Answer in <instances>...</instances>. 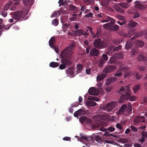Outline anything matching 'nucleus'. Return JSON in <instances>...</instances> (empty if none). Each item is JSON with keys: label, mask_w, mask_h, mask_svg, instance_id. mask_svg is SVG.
Wrapping results in <instances>:
<instances>
[{"label": "nucleus", "mask_w": 147, "mask_h": 147, "mask_svg": "<svg viewBox=\"0 0 147 147\" xmlns=\"http://www.w3.org/2000/svg\"><path fill=\"white\" fill-rule=\"evenodd\" d=\"M75 46V44L73 43L66 48L62 51L60 54L61 58H72V55L74 53L73 50Z\"/></svg>", "instance_id": "nucleus-1"}, {"label": "nucleus", "mask_w": 147, "mask_h": 147, "mask_svg": "<svg viewBox=\"0 0 147 147\" xmlns=\"http://www.w3.org/2000/svg\"><path fill=\"white\" fill-rule=\"evenodd\" d=\"M107 118L106 115H97L93 116V119L98 123L97 125H94V127H98L101 125L102 121L101 120H104Z\"/></svg>", "instance_id": "nucleus-2"}, {"label": "nucleus", "mask_w": 147, "mask_h": 147, "mask_svg": "<svg viewBox=\"0 0 147 147\" xmlns=\"http://www.w3.org/2000/svg\"><path fill=\"white\" fill-rule=\"evenodd\" d=\"M93 44L94 48L100 49L104 48L106 46L105 43L102 41H101L100 38L95 39Z\"/></svg>", "instance_id": "nucleus-3"}, {"label": "nucleus", "mask_w": 147, "mask_h": 147, "mask_svg": "<svg viewBox=\"0 0 147 147\" xmlns=\"http://www.w3.org/2000/svg\"><path fill=\"white\" fill-rule=\"evenodd\" d=\"M117 104V102L115 101L109 102L103 106V109L105 110H112L116 106Z\"/></svg>", "instance_id": "nucleus-4"}, {"label": "nucleus", "mask_w": 147, "mask_h": 147, "mask_svg": "<svg viewBox=\"0 0 147 147\" xmlns=\"http://www.w3.org/2000/svg\"><path fill=\"white\" fill-rule=\"evenodd\" d=\"M117 69L115 65H109L105 67L102 70V71L105 73H109L113 72Z\"/></svg>", "instance_id": "nucleus-5"}, {"label": "nucleus", "mask_w": 147, "mask_h": 147, "mask_svg": "<svg viewBox=\"0 0 147 147\" xmlns=\"http://www.w3.org/2000/svg\"><path fill=\"white\" fill-rule=\"evenodd\" d=\"M135 8L140 10H144L147 7V5H143L140 3V1H138L135 2Z\"/></svg>", "instance_id": "nucleus-6"}, {"label": "nucleus", "mask_w": 147, "mask_h": 147, "mask_svg": "<svg viewBox=\"0 0 147 147\" xmlns=\"http://www.w3.org/2000/svg\"><path fill=\"white\" fill-rule=\"evenodd\" d=\"M63 59L61 60V62L63 64H64L65 65L69 66L71 65L72 63L71 61L72 58H61Z\"/></svg>", "instance_id": "nucleus-7"}, {"label": "nucleus", "mask_w": 147, "mask_h": 147, "mask_svg": "<svg viewBox=\"0 0 147 147\" xmlns=\"http://www.w3.org/2000/svg\"><path fill=\"white\" fill-rule=\"evenodd\" d=\"M144 119L145 117L143 116H136L134 119V123L135 125H136L141 122L142 123H145Z\"/></svg>", "instance_id": "nucleus-8"}, {"label": "nucleus", "mask_w": 147, "mask_h": 147, "mask_svg": "<svg viewBox=\"0 0 147 147\" xmlns=\"http://www.w3.org/2000/svg\"><path fill=\"white\" fill-rule=\"evenodd\" d=\"M135 31V30H129L128 31V33L127 34L124 32H119V34L123 37L124 38L128 37L129 38H130L131 35H132L134 34V33Z\"/></svg>", "instance_id": "nucleus-9"}, {"label": "nucleus", "mask_w": 147, "mask_h": 147, "mask_svg": "<svg viewBox=\"0 0 147 147\" xmlns=\"http://www.w3.org/2000/svg\"><path fill=\"white\" fill-rule=\"evenodd\" d=\"M88 92L90 95L95 96H97L99 93V90L93 87L90 88L88 90Z\"/></svg>", "instance_id": "nucleus-10"}, {"label": "nucleus", "mask_w": 147, "mask_h": 147, "mask_svg": "<svg viewBox=\"0 0 147 147\" xmlns=\"http://www.w3.org/2000/svg\"><path fill=\"white\" fill-rule=\"evenodd\" d=\"M123 68H124V69H123V71L124 72V78H126L129 76H131L133 75L132 72L129 70V69L127 67H123Z\"/></svg>", "instance_id": "nucleus-11"}, {"label": "nucleus", "mask_w": 147, "mask_h": 147, "mask_svg": "<svg viewBox=\"0 0 147 147\" xmlns=\"http://www.w3.org/2000/svg\"><path fill=\"white\" fill-rule=\"evenodd\" d=\"M90 113L89 111H76L74 114V117H77L78 116L82 115H89Z\"/></svg>", "instance_id": "nucleus-12"}, {"label": "nucleus", "mask_w": 147, "mask_h": 147, "mask_svg": "<svg viewBox=\"0 0 147 147\" xmlns=\"http://www.w3.org/2000/svg\"><path fill=\"white\" fill-rule=\"evenodd\" d=\"M99 53V51L94 47L91 49L89 54L90 56H97L98 55Z\"/></svg>", "instance_id": "nucleus-13"}, {"label": "nucleus", "mask_w": 147, "mask_h": 147, "mask_svg": "<svg viewBox=\"0 0 147 147\" xmlns=\"http://www.w3.org/2000/svg\"><path fill=\"white\" fill-rule=\"evenodd\" d=\"M74 67L72 66L69 67V68L66 69L65 70V72L67 74L70 75L71 76L73 77L74 76Z\"/></svg>", "instance_id": "nucleus-14"}, {"label": "nucleus", "mask_w": 147, "mask_h": 147, "mask_svg": "<svg viewBox=\"0 0 147 147\" xmlns=\"http://www.w3.org/2000/svg\"><path fill=\"white\" fill-rule=\"evenodd\" d=\"M125 99L126 100H127L131 95V91L130 87L128 86H126L125 88Z\"/></svg>", "instance_id": "nucleus-15"}, {"label": "nucleus", "mask_w": 147, "mask_h": 147, "mask_svg": "<svg viewBox=\"0 0 147 147\" xmlns=\"http://www.w3.org/2000/svg\"><path fill=\"white\" fill-rule=\"evenodd\" d=\"M102 56V57L100 60L99 63V66H102L103 64L105 63V61H107L108 59L107 55L106 54H103Z\"/></svg>", "instance_id": "nucleus-16"}, {"label": "nucleus", "mask_w": 147, "mask_h": 147, "mask_svg": "<svg viewBox=\"0 0 147 147\" xmlns=\"http://www.w3.org/2000/svg\"><path fill=\"white\" fill-rule=\"evenodd\" d=\"M22 14V12L21 11H16L14 14L13 18L16 20H18L21 18Z\"/></svg>", "instance_id": "nucleus-17"}, {"label": "nucleus", "mask_w": 147, "mask_h": 147, "mask_svg": "<svg viewBox=\"0 0 147 147\" xmlns=\"http://www.w3.org/2000/svg\"><path fill=\"white\" fill-rule=\"evenodd\" d=\"M123 67H120L116 71L114 76L115 77H120L123 74L122 72L123 71Z\"/></svg>", "instance_id": "nucleus-18"}, {"label": "nucleus", "mask_w": 147, "mask_h": 147, "mask_svg": "<svg viewBox=\"0 0 147 147\" xmlns=\"http://www.w3.org/2000/svg\"><path fill=\"white\" fill-rule=\"evenodd\" d=\"M141 135L140 142L142 143L145 141V139L147 140V132L144 131H142Z\"/></svg>", "instance_id": "nucleus-19"}, {"label": "nucleus", "mask_w": 147, "mask_h": 147, "mask_svg": "<svg viewBox=\"0 0 147 147\" xmlns=\"http://www.w3.org/2000/svg\"><path fill=\"white\" fill-rule=\"evenodd\" d=\"M80 141L81 142L84 141L87 142L88 141H90L91 140V137L90 136H81Z\"/></svg>", "instance_id": "nucleus-20"}, {"label": "nucleus", "mask_w": 147, "mask_h": 147, "mask_svg": "<svg viewBox=\"0 0 147 147\" xmlns=\"http://www.w3.org/2000/svg\"><path fill=\"white\" fill-rule=\"evenodd\" d=\"M134 44L137 47H142L144 46V42L141 40H136L135 41Z\"/></svg>", "instance_id": "nucleus-21"}, {"label": "nucleus", "mask_w": 147, "mask_h": 147, "mask_svg": "<svg viewBox=\"0 0 147 147\" xmlns=\"http://www.w3.org/2000/svg\"><path fill=\"white\" fill-rule=\"evenodd\" d=\"M107 74L105 73L98 75L96 77L97 81L99 82L103 80L107 76Z\"/></svg>", "instance_id": "nucleus-22"}, {"label": "nucleus", "mask_w": 147, "mask_h": 147, "mask_svg": "<svg viewBox=\"0 0 147 147\" xmlns=\"http://www.w3.org/2000/svg\"><path fill=\"white\" fill-rule=\"evenodd\" d=\"M137 59L140 61H146L147 58L146 57L144 56L143 54H141L138 56Z\"/></svg>", "instance_id": "nucleus-23"}, {"label": "nucleus", "mask_w": 147, "mask_h": 147, "mask_svg": "<svg viewBox=\"0 0 147 147\" xmlns=\"http://www.w3.org/2000/svg\"><path fill=\"white\" fill-rule=\"evenodd\" d=\"M114 56L117 59H122L123 58V55L122 53H116L114 55Z\"/></svg>", "instance_id": "nucleus-24"}, {"label": "nucleus", "mask_w": 147, "mask_h": 147, "mask_svg": "<svg viewBox=\"0 0 147 147\" xmlns=\"http://www.w3.org/2000/svg\"><path fill=\"white\" fill-rule=\"evenodd\" d=\"M119 26L116 25H112L111 24V26L110 27V30L117 31L119 30Z\"/></svg>", "instance_id": "nucleus-25"}, {"label": "nucleus", "mask_w": 147, "mask_h": 147, "mask_svg": "<svg viewBox=\"0 0 147 147\" xmlns=\"http://www.w3.org/2000/svg\"><path fill=\"white\" fill-rule=\"evenodd\" d=\"M138 24L137 22H134L132 20L129 21L128 24V26L133 27L136 26Z\"/></svg>", "instance_id": "nucleus-26"}, {"label": "nucleus", "mask_w": 147, "mask_h": 147, "mask_svg": "<svg viewBox=\"0 0 147 147\" xmlns=\"http://www.w3.org/2000/svg\"><path fill=\"white\" fill-rule=\"evenodd\" d=\"M131 55L132 56L136 55L139 53L137 49L133 48L131 51Z\"/></svg>", "instance_id": "nucleus-27"}, {"label": "nucleus", "mask_w": 147, "mask_h": 147, "mask_svg": "<svg viewBox=\"0 0 147 147\" xmlns=\"http://www.w3.org/2000/svg\"><path fill=\"white\" fill-rule=\"evenodd\" d=\"M55 41V39L54 37H52L49 41V45L51 47L54 46V44Z\"/></svg>", "instance_id": "nucleus-28"}, {"label": "nucleus", "mask_w": 147, "mask_h": 147, "mask_svg": "<svg viewBox=\"0 0 147 147\" xmlns=\"http://www.w3.org/2000/svg\"><path fill=\"white\" fill-rule=\"evenodd\" d=\"M133 44L132 42L130 40H128L125 45V48L127 49H129L133 46Z\"/></svg>", "instance_id": "nucleus-29"}, {"label": "nucleus", "mask_w": 147, "mask_h": 147, "mask_svg": "<svg viewBox=\"0 0 147 147\" xmlns=\"http://www.w3.org/2000/svg\"><path fill=\"white\" fill-rule=\"evenodd\" d=\"M12 3L11 1H9L4 6L3 9L4 10L7 11L9 8V7L11 5Z\"/></svg>", "instance_id": "nucleus-30"}, {"label": "nucleus", "mask_w": 147, "mask_h": 147, "mask_svg": "<svg viewBox=\"0 0 147 147\" xmlns=\"http://www.w3.org/2000/svg\"><path fill=\"white\" fill-rule=\"evenodd\" d=\"M126 96L125 94H123L120 96L119 99L118 100V102L119 103H122L125 100Z\"/></svg>", "instance_id": "nucleus-31"}, {"label": "nucleus", "mask_w": 147, "mask_h": 147, "mask_svg": "<svg viewBox=\"0 0 147 147\" xmlns=\"http://www.w3.org/2000/svg\"><path fill=\"white\" fill-rule=\"evenodd\" d=\"M102 135L110 137L111 138V136L115 138H118V137H119V136H117V135H113V134H109V132L108 131L105 132Z\"/></svg>", "instance_id": "nucleus-32"}, {"label": "nucleus", "mask_w": 147, "mask_h": 147, "mask_svg": "<svg viewBox=\"0 0 147 147\" xmlns=\"http://www.w3.org/2000/svg\"><path fill=\"white\" fill-rule=\"evenodd\" d=\"M118 5H119L125 9L129 7V5L128 3L123 2L118 3Z\"/></svg>", "instance_id": "nucleus-33"}, {"label": "nucleus", "mask_w": 147, "mask_h": 147, "mask_svg": "<svg viewBox=\"0 0 147 147\" xmlns=\"http://www.w3.org/2000/svg\"><path fill=\"white\" fill-rule=\"evenodd\" d=\"M85 104L88 106H94L96 105V104L94 101H90L86 102Z\"/></svg>", "instance_id": "nucleus-34"}, {"label": "nucleus", "mask_w": 147, "mask_h": 147, "mask_svg": "<svg viewBox=\"0 0 147 147\" xmlns=\"http://www.w3.org/2000/svg\"><path fill=\"white\" fill-rule=\"evenodd\" d=\"M59 65V64L57 62H51L49 64V66L51 67H58Z\"/></svg>", "instance_id": "nucleus-35"}, {"label": "nucleus", "mask_w": 147, "mask_h": 147, "mask_svg": "<svg viewBox=\"0 0 147 147\" xmlns=\"http://www.w3.org/2000/svg\"><path fill=\"white\" fill-rule=\"evenodd\" d=\"M83 66L81 64H78L77 66V73H79L82 69Z\"/></svg>", "instance_id": "nucleus-36"}, {"label": "nucleus", "mask_w": 147, "mask_h": 147, "mask_svg": "<svg viewBox=\"0 0 147 147\" xmlns=\"http://www.w3.org/2000/svg\"><path fill=\"white\" fill-rule=\"evenodd\" d=\"M33 0H23L24 4L25 5H28L32 4V2Z\"/></svg>", "instance_id": "nucleus-37"}, {"label": "nucleus", "mask_w": 147, "mask_h": 147, "mask_svg": "<svg viewBox=\"0 0 147 147\" xmlns=\"http://www.w3.org/2000/svg\"><path fill=\"white\" fill-rule=\"evenodd\" d=\"M84 32L83 30L80 29L75 32V34L76 35L80 36L83 34Z\"/></svg>", "instance_id": "nucleus-38"}, {"label": "nucleus", "mask_w": 147, "mask_h": 147, "mask_svg": "<svg viewBox=\"0 0 147 147\" xmlns=\"http://www.w3.org/2000/svg\"><path fill=\"white\" fill-rule=\"evenodd\" d=\"M95 138L96 141L98 143L100 144L103 143V141L97 135L95 136Z\"/></svg>", "instance_id": "nucleus-39"}, {"label": "nucleus", "mask_w": 147, "mask_h": 147, "mask_svg": "<svg viewBox=\"0 0 147 147\" xmlns=\"http://www.w3.org/2000/svg\"><path fill=\"white\" fill-rule=\"evenodd\" d=\"M115 8L117 11L120 12L122 13H123L124 12V9L122 8H120L117 5L115 6Z\"/></svg>", "instance_id": "nucleus-40"}, {"label": "nucleus", "mask_w": 147, "mask_h": 147, "mask_svg": "<svg viewBox=\"0 0 147 147\" xmlns=\"http://www.w3.org/2000/svg\"><path fill=\"white\" fill-rule=\"evenodd\" d=\"M116 57H115L113 55V57H111L110 59L109 63L111 64H114L115 63L116 61Z\"/></svg>", "instance_id": "nucleus-41"}, {"label": "nucleus", "mask_w": 147, "mask_h": 147, "mask_svg": "<svg viewBox=\"0 0 147 147\" xmlns=\"http://www.w3.org/2000/svg\"><path fill=\"white\" fill-rule=\"evenodd\" d=\"M116 126L117 128H118L121 130V133H122L124 129H123V127L120 124L117 123L116 125Z\"/></svg>", "instance_id": "nucleus-42"}, {"label": "nucleus", "mask_w": 147, "mask_h": 147, "mask_svg": "<svg viewBox=\"0 0 147 147\" xmlns=\"http://www.w3.org/2000/svg\"><path fill=\"white\" fill-rule=\"evenodd\" d=\"M111 26V24L109 23L105 24L103 26L104 28L105 29H107L110 30V27Z\"/></svg>", "instance_id": "nucleus-43"}, {"label": "nucleus", "mask_w": 147, "mask_h": 147, "mask_svg": "<svg viewBox=\"0 0 147 147\" xmlns=\"http://www.w3.org/2000/svg\"><path fill=\"white\" fill-rule=\"evenodd\" d=\"M140 89V86L139 85H135L133 88L134 92L136 93L138 90Z\"/></svg>", "instance_id": "nucleus-44"}, {"label": "nucleus", "mask_w": 147, "mask_h": 147, "mask_svg": "<svg viewBox=\"0 0 147 147\" xmlns=\"http://www.w3.org/2000/svg\"><path fill=\"white\" fill-rule=\"evenodd\" d=\"M135 77L137 80H140L142 78L143 76L139 73H137L136 74Z\"/></svg>", "instance_id": "nucleus-45"}, {"label": "nucleus", "mask_w": 147, "mask_h": 147, "mask_svg": "<svg viewBox=\"0 0 147 147\" xmlns=\"http://www.w3.org/2000/svg\"><path fill=\"white\" fill-rule=\"evenodd\" d=\"M129 127L131 129L132 131L134 132H137L138 131L137 128L133 125H131Z\"/></svg>", "instance_id": "nucleus-46"}, {"label": "nucleus", "mask_w": 147, "mask_h": 147, "mask_svg": "<svg viewBox=\"0 0 147 147\" xmlns=\"http://www.w3.org/2000/svg\"><path fill=\"white\" fill-rule=\"evenodd\" d=\"M1 15L3 17H6L7 15V12L5 10H2L1 11Z\"/></svg>", "instance_id": "nucleus-47"}, {"label": "nucleus", "mask_w": 147, "mask_h": 147, "mask_svg": "<svg viewBox=\"0 0 147 147\" xmlns=\"http://www.w3.org/2000/svg\"><path fill=\"white\" fill-rule=\"evenodd\" d=\"M112 83V82H111V79H110V78H109L107 79L105 85L107 86H108L110 84Z\"/></svg>", "instance_id": "nucleus-48"}, {"label": "nucleus", "mask_w": 147, "mask_h": 147, "mask_svg": "<svg viewBox=\"0 0 147 147\" xmlns=\"http://www.w3.org/2000/svg\"><path fill=\"white\" fill-rule=\"evenodd\" d=\"M145 34L144 31L143 32L141 31L137 33L136 34L138 37H140L143 36Z\"/></svg>", "instance_id": "nucleus-49"}, {"label": "nucleus", "mask_w": 147, "mask_h": 147, "mask_svg": "<svg viewBox=\"0 0 147 147\" xmlns=\"http://www.w3.org/2000/svg\"><path fill=\"white\" fill-rule=\"evenodd\" d=\"M84 3L86 4L92 3L94 2V0H84Z\"/></svg>", "instance_id": "nucleus-50"}, {"label": "nucleus", "mask_w": 147, "mask_h": 147, "mask_svg": "<svg viewBox=\"0 0 147 147\" xmlns=\"http://www.w3.org/2000/svg\"><path fill=\"white\" fill-rule=\"evenodd\" d=\"M112 42L115 44H118L120 43V40L119 39H113Z\"/></svg>", "instance_id": "nucleus-51"}, {"label": "nucleus", "mask_w": 147, "mask_h": 147, "mask_svg": "<svg viewBox=\"0 0 147 147\" xmlns=\"http://www.w3.org/2000/svg\"><path fill=\"white\" fill-rule=\"evenodd\" d=\"M52 24L55 25V26H57L58 25V21L57 19H55L53 20L52 21Z\"/></svg>", "instance_id": "nucleus-52"}, {"label": "nucleus", "mask_w": 147, "mask_h": 147, "mask_svg": "<svg viewBox=\"0 0 147 147\" xmlns=\"http://www.w3.org/2000/svg\"><path fill=\"white\" fill-rule=\"evenodd\" d=\"M66 66L64 64H62L60 65L59 68L61 69H64L66 68Z\"/></svg>", "instance_id": "nucleus-53"}, {"label": "nucleus", "mask_w": 147, "mask_h": 147, "mask_svg": "<svg viewBox=\"0 0 147 147\" xmlns=\"http://www.w3.org/2000/svg\"><path fill=\"white\" fill-rule=\"evenodd\" d=\"M112 88V87L111 86H108L106 87L105 88V91L107 92H109L111 91V90Z\"/></svg>", "instance_id": "nucleus-54"}, {"label": "nucleus", "mask_w": 147, "mask_h": 147, "mask_svg": "<svg viewBox=\"0 0 147 147\" xmlns=\"http://www.w3.org/2000/svg\"><path fill=\"white\" fill-rule=\"evenodd\" d=\"M51 48L53 49L57 53H58L59 52V50L58 47L56 46H54Z\"/></svg>", "instance_id": "nucleus-55"}, {"label": "nucleus", "mask_w": 147, "mask_h": 147, "mask_svg": "<svg viewBox=\"0 0 147 147\" xmlns=\"http://www.w3.org/2000/svg\"><path fill=\"white\" fill-rule=\"evenodd\" d=\"M138 69L142 71H144L146 70V68L144 67L138 66Z\"/></svg>", "instance_id": "nucleus-56"}, {"label": "nucleus", "mask_w": 147, "mask_h": 147, "mask_svg": "<svg viewBox=\"0 0 147 147\" xmlns=\"http://www.w3.org/2000/svg\"><path fill=\"white\" fill-rule=\"evenodd\" d=\"M121 45H119L118 47H114L113 50L114 51H117L121 49Z\"/></svg>", "instance_id": "nucleus-57"}, {"label": "nucleus", "mask_w": 147, "mask_h": 147, "mask_svg": "<svg viewBox=\"0 0 147 147\" xmlns=\"http://www.w3.org/2000/svg\"><path fill=\"white\" fill-rule=\"evenodd\" d=\"M87 28L88 29V30L90 31V32L92 34H94V32H92V27H91L90 26H87Z\"/></svg>", "instance_id": "nucleus-58"}, {"label": "nucleus", "mask_w": 147, "mask_h": 147, "mask_svg": "<svg viewBox=\"0 0 147 147\" xmlns=\"http://www.w3.org/2000/svg\"><path fill=\"white\" fill-rule=\"evenodd\" d=\"M107 129L109 131L112 132L115 130V129L113 127H109Z\"/></svg>", "instance_id": "nucleus-59"}, {"label": "nucleus", "mask_w": 147, "mask_h": 147, "mask_svg": "<svg viewBox=\"0 0 147 147\" xmlns=\"http://www.w3.org/2000/svg\"><path fill=\"white\" fill-rule=\"evenodd\" d=\"M140 16V14L138 13H135L134 16H133V18L135 19L136 18L139 17Z\"/></svg>", "instance_id": "nucleus-60"}, {"label": "nucleus", "mask_w": 147, "mask_h": 147, "mask_svg": "<svg viewBox=\"0 0 147 147\" xmlns=\"http://www.w3.org/2000/svg\"><path fill=\"white\" fill-rule=\"evenodd\" d=\"M110 79H111L112 83L115 82L117 80V78L115 77H111L110 78Z\"/></svg>", "instance_id": "nucleus-61"}, {"label": "nucleus", "mask_w": 147, "mask_h": 147, "mask_svg": "<svg viewBox=\"0 0 147 147\" xmlns=\"http://www.w3.org/2000/svg\"><path fill=\"white\" fill-rule=\"evenodd\" d=\"M127 107V105H124L121 106V108L119 110H125Z\"/></svg>", "instance_id": "nucleus-62"}, {"label": "nucleus", "mask_w": 147, "mask_h": 147, "mask_svg": "<svg viewBox=\"0 0 147 147\" xmlns=\"http://www.w3.org/2000/svg\"><path fill=\"white\" fill-rule=\"evenodd\" d=\"M117 17L119 19L121 20H123L125 19V18L123 16H121L120 15L117 16Z\"/></svg>", "instance_id": "nucleus-63"}, {"label": "nucleus", "mask_w": 147, "mask_h": 147, "mask_svg": "<svg viewBox=\"0 0 147 147\" xmlns=\"http://www.w3.org/2000/svg\"><path fill=\"white\" fill-rule=\"evenodd\" d=\"M70 8L72 11H75L76 9V7L72 5H70Z\"/></svg>", "instance_id": "nucleus-64"}]
</instances>
